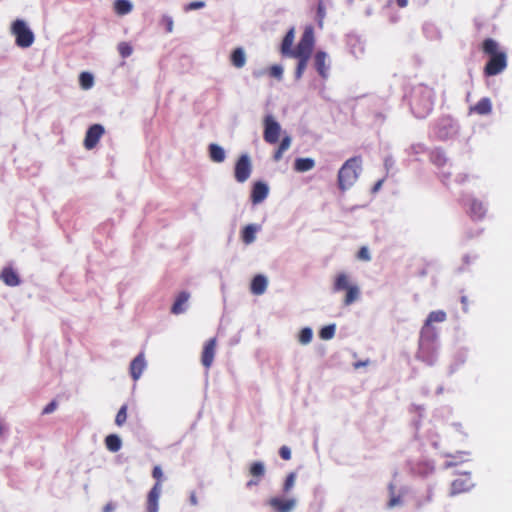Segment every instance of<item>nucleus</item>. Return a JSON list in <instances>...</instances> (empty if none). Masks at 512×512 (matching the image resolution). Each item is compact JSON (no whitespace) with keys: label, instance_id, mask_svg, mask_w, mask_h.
<instances>
[{"label":"nucleus","instance_id":"obj_36","mask_svg":"<svg viewBox=\"0 0 512 512\" xmlns=\"http://www.w3.org/2000/svg\"><path fill=\"white\" fill-rule=\"evenodd\" d=\"M118 52L123 58H127L132 54L133 48L127 42H120L118 44Z\"/></svg>","mask_w":512,"mask_h":512},{"label":"nucleus","instance_id":"obj_1","mask_svg":"<svg viewBox=\"0 0 512 512\" xmlns=\"http://www.w3.org/2000/svg\"><path fill=\"white\" fill-rule=\"evenodd\" d=\"M446 320V313L442 310L432 311L420 332L419 352L418 357L425 361L427 364L432 365L435 362V357L429 354L430 345L436 339V331L431 327L433 322H444Z\"/></svg>","mask_w":512,"mask_h":512},{"label":"nucleus","instance_id":"obj_34","mask_svg":"<svg viewBox=\"0 0 512 512\" xmlns=\"http://www.w3.org/2000/svg\"><path fill=\"white\" fill-rule=\"evenodd\" d=\"M389 491H390V500L388 502V506L390 508L401 506L403 504L402 495L395 494L394 486L392 484L389 486Z\"/></svg>","mask_w":512,"mask_h":512},{"label":"nucleus","instance_id":"obj_18","mask_svg":"<svg viewBox=\"0 0 512 512\" xmlns=\"http://www.w3.org/2000/svg\"><path fill=\"white\" fill-rule=\"evenodd\" d=\"M354 284L347 273L341 272L335 276L332 289L334 292L346 291Z\"/></svg>","mask_w":512,"mask_h":512},{"label":"nucleus","instance_id":"obj_13","mask_svg":"<svg viewBox=\"0 0 512 512\" xmlns=\"http://www.w3.org/2000/svg\"><path fill=\"white\" fill-rule=\"evenodd\" d=\"M473 483L468 474H463L451 484L450 495L454 496L470 490L473 487Z\"/></svg>","mask_w":512,"mask_h":512},{"label":"nucleus","instance_id":"obj_56","mask_svg":"<svg viewBox=\"0 0 512 512\" xmlns=\"http://www.w3.org/2000/svg\"><path fill=\"white\" fill-rule=\"evenodd\" d=\"M431 471H433V466H431L430 464H427V469L425 470V473H428Z\"/></svg>","mask_w":512,"mask_h":512},{"label":"nucleus","instance_id":"obj_54","mask_svg":"<svg viewBox=\"0 0 512 512\" xmlns=\"http://www.w3.org/2000/svg\"><path fill=\"white\" fill-rule=\"evenodd\" d=\"M383 180H379L373 187V191H378L382 186Z\"/></svg>","mask_w":512,"mask_h":512},{"label":"nucleus","instance_id":"obj_40","mask_svg":"<svg viewBox=\"0 0 512 512\" xmlns=\"http://www.w3.org/2000/svg\"><path fill=\"white\" fill-rule=\"evenodd\" d=\"M295 481H296V474L294 472H292L286 477V480L283 485V491L285 493H288L294 487Z\"/></svg>","mask_w":512,"mask_h":512},{"label":"nucleus","instance_id":"obj_11","mask_svg":"<svg viewBox=\"0 0 512 512\" xmlns=\"http://www.w3.org/2000/svg\"><path fill=\"white\" fill-rule=\"evenodd\" d=\"M314 66L324 80L329 77L331 62L329 55L324 51H317L314 55Z\"/></svg>","mask_w":512,"mask_h":512},{"label":"nucleus","instance_id":"obj_45","mask_svg":"<svg viewBox=\"0 0 512 512\" xmlns=\"http://www.w3.org/2000/svg\"><path fill=\"white\" fill-rule=\"evenodd\" d=\"M205 6V2L203 1H194V2H191L189 3L187 6H186V10H196V9H201Z\"/></svg>","mask_w":512,"mask_h":512},{"label":"nucleus","instance_id":"obj_16","mask_svg":"<svg viewBox=\"0 0 512 512\" xmlns=\"http://www.w3.org/2000/svg\"><path fill=\"white\" fill-rule=\"evenodd\" d=\"M215 350H216V339L212 338L210 339L204 346L203 352H202V364L208 369L211 367L214 356H215Z\"/></svg>","mask_w":512,"mask_h":512},{"label":"nucleus","instance_id":"obj_28","mask_svg":"<svg viewBox=\"0 0 512 512\" xmlns=\"http://www.w3.org/2000/svg\"><path fill=\"white\" fill-rule=\"evenodd\" d=\"M492 104L490 99L483 98L481 99L473 108L472 110L480 115H487L491 112Z\"/></svg>","mask_w":512,"mask_h":512},{"label":"nucleus","instance_id":"obj_31","mask_svg":"<svg viewBox=\"0 0 512 512\" xmlns=\"http://www.w3.org/2000/svg\"><path fill=\"white\" fill-rule=\"evenodd\" d=\"M297 339L301 345H308L313 340V330L310 327L302 328L298 333Z\"/></svg>","mask_w":512,"mask_h":512},{"label":"nucleus","instance_id":"obj_24","mask_svg":"<svg viewBox=\"0 0 512 512\" xmlns=\"http://www.w3.org/2000/svg\"><path fill=\"white\" fill-rule=\"evenodd\" d=\"M315 161L312 158H297L294 162V169L297 172H307L313 169Z\"/></svg>","mask_w":512,"mask_h":512},{"label":"nucleus","instance_id":"obj_52","mask_svg":"<svg viewBox=\"0 0 512 512\" xmlns=\"http://www.w3.org/2000/svg\"><path fill=\"white\" fill-rule=\"evenodd\" d=\"M392 165H393V160H392V158H390V157L386 158V159H385V167H386L387 169H389Z\"/></svg>","mask_w":512,"mask_h":512},{"label":"nucleus","instance_id":"obj_10","mask_svg":"<svg viewBox=\"0 0 512 512\" xmlns=\"http://www.w3.org/2000/svg\"><path fill=\"white\" fill-rule=\"evenodd\" d=\"M268 505L274 512H291L297 505V499L294 497L275 496L268 500Z\"/></svg>","mask_w":512,"mask_h":512},{"label":"nucleus","instance_id":"obj_4","mask_svg":"<svg viewBox=\"0 0 512 512\" xmlns=\"http://www.w3.org/2000/svg\"><path fill=\"white\" fill-rule=\"evenodd\" d=\"M315 44L314 29L311 25L305 27L297 46L290 52L289 57L310 59Z\"/></svg>","mask_w":512,"mask_h":512},{"label":"nucleus","instance_id":"obj_32","mask_svg":"<svg viewBox=\"0 0 512 512\" xmlns=\"http://www.w3.org/2000/svg\"><path fill=\"white\" fill-rule=\"evenodd\" d=\"M79 82L82 89L88 90L94 84V77L91 73L82 72L79 76Z\"/></svg>","mask_w":512,"mask_h":512},{"label":"nucleus","instance_id":"obj_49","mask_svg":"<svg viewBox=\"0 0 512 512\" xmlns=\"http://www.w3.org/2000/svg\"><path fill=\"white\" fill-rule=\"evenodd\" d=\"M283 153H284V151L280 150V148L278 147L277 151L274 154V160L279 161L282 158Z\"/></svg>","mask_w":512,"mask_h":512},{"label":"nucleus","instance_id":"obj_26","mask_svg":"<svg viewBox=\"0 0 512 512\" xmlns=\"http://www.w3.org/2000/svg\"><path fill=\"white\" fill-rule=\"evenodd\" d=\"M231 62L236 68H242L246 64V54L243 48L239 47L233 50Z\"/></svg>","mask_w":512,"mask_h":512},{"label":"nucleus","instance_id":"obj_44","mask_svg":"<svg viewBox=\"0 0 512 512\" xmlns=\"http://www.w3.org/2000/svg\"><path fill=\"white\" fill-rule=\"evenodd\" d=\"M279 454L282 459L290 460L291 459V450L287 446H282L279 450Z\"/></svg>","mask_w":512,"mask_h":512},{"label":"nucleus","instance_id":"obj_43","mask_svg":"<svg viewBox=\"0 0 512 512\" xmlns=\"http://www.w3.org/2000/svg\"><path fill=\"white\" fill-rule=\"evenodd\" d=\"M360 260L369 261L371 259L370 252L367 247H362L358 252Z\"/></svg>","mask_w":512,"mask_h":512},{"label":"nucleus","instance_id":"obj_57","mask_svg":"<svg viewBox=\"0 0 512 512\" xmlns=\"http://www.w3.org/2000/svg\"><path fill=\"white\" fill-rule=\"evenodd\" d=\"M257 483H258L257 481H253V480H251V481H249V482L247 483V485H248V486H251V485H255V484H257Z\"/></svg>","mask_w":512,"mask_h":512},{"label":"nucleus","instance_id":"obj_20","mask_svg":"<svg viewBox=\"0 0 512 512\" xmlns=\"http://www.w3.org/2000/svg\"><path fill=\"white\" fill-rule=\"evenodd\" d=\"M268 286V279L266 276L259 274L256 275L252 281L250 290L254 295H262L265 293Z\"/></svg>","mask_w":512,"mask_h":512},{"label":"nucleus","instance_id":"obj_7","mask_svg":"<svg viewBox=\"0 0 512 512\" xmlns=\"http://www.w3.org/2000/svg\"><path fill=\"white\" fill-rule=\"evenodd\" d=\"M152 476L157 480L147 496V512H158L159 498L162 492L163 471L160 466H155Z\"/></svg>","mask_w":512,"mask_h":512},{"label":"nucleus","instance_id":"obj_55","mask_svg":"<svg viewBox=\"0 0 512 512\" xmlns=\"http://www.w3.org/2000/svg\"><path fill=\"white\" fill-rule=\"evenodd\" d=\"M407 3H408V0H397V4L400 6V7H406L407 6Z\"/></svg>","mask_w":512,"mask_h":512},{"label":"nucleus","instance_id":"obj_41","mask_svg":"<svg viewBox=\"0 0 512 512\" xmlns=\"http://www.w3.org/2000/svg\"><path fill=\"white\" fill-rule=\"evenodd\" d=\"M161 24L165 26V29L168 33H171L174 28L173 18L169 15H163L161 18Z\"/></svg>","mask_w":512,"mask_h":512},{"label":"nucleus","instance_id":"obj_22","mask_svg":"<svg viewBox=\"0 0 512 512\" xmlns=\"http://www.w3.org/2000/svg\"><path fill=\"white\" fill-rule=\"evenodd\" d=\"M209 157L215 163H222L226 159V152L223 147L218 144L212 143L209 145Z\"/></svg>","mask_w":512,"mask_h":512},{"label":"nucleus","instance_id":"obj_53","mask_svg":"<svg viewBox=\"0 0 512 512\" xmlns=\"http://www.w3.org/2000/svg\"><path fill=\"white\" fill-rule=\"evenodd\" d=\"M5 432H6V426L2 421H0V437L3 436Z\"/></svg>","mask_w":512,"mask_h":512},{"label":"nucleus","instance_id":"obj_47","mask_svg":"<svg viewBox=\"0 0 512 512\" xmlns=\"http://www.w3.org/2000/svg\"><path fill=\"white\" fill-rule=\"evenodd\" d=\"M56 409V403L55 402H51L49 403L44 409H43V413L44 414H49V413H52L54 410Z\"/></svg>","mask_w":512,"mask_h":512},{"label":"nucleus","instance_id":"obj_60","mask_svg":"<svg viewBox=\"0 0 512 512\" xmlns=\"http://www.w3.org/2000/svg\"><path fill=\"white\" fill-rule=\"evenodd\" d=\"M430 500H431V493H429L428 498H427V501H430Z\"/></svg>","mask_w":512,"mask_h":512},{"label":"nucleus","instance_id":"obj_23","mask_svg":"<svg viewBox=\"0 0 512 512\" xmlns=\"http://www.w3.org/2000/svg\"><path fill=\"white\" fill-rule=\"evenodd\" d=\"M294 39H295V29L291 28L286 33V35H285V37H284V39L282 41L281 52H282L283 55L289 57L290 52L294 49V48H292L293 43H294Z\"/></svg>","mask_w":512,"mask_h":512},{"label":"nucleus","instance_id":"obj_21","mask_svg":"<svg viewBox=\"0 0 512 512\" xmlns=\"http://www.w3.org/2000/svg\"><path fill=\"white\" fill-rule=\"evenodd\" d=\"M260 229L261 226L257 224H249L245 226L241 232L242 241L247 245L253 243L256 239V234Z\"/></svg>","mask_w":512,"mask_h":512},{"label":"nucleus","instance_id":"obj_14","mask_svg":"<svg viewBox=\"0 0 512 512\" xmlns=\"http://www.w3.org/2000/svg\"><path fill=\"white\" fill-rule=\"evenodd\" d=\"M269 193V187L265 182L258 181L254 183L251 192V201L253 204H259L263 202Z\"/></svg>","mask_w":512,"mask_h":512},{"label":"nucleus","instance_id":"obj_59","mask_svg":"<svg viewBox=\"0 0 512 512\" xmlns=\"http://www.w3.org/2000/svg\"><path fill=\"white\" fill-rule=\"evenodd\" d=\"M461 301L464 305H466V297H462Z\"/></svg>","mask_w":512,"mask_h":512},{"label":"nucleus","instance_id":"obj_19","mask_svg":"<svg viewBox=\"0 0 512 512\" xmlns=\"http://www.w3.org/2000/svg\"><path fill=\"white\" fill-rule=\"evenodd\" d=\"M189 298L190 294L188 292L179 293L172 305L171 312L176 315L184 313L187 310Z\"/></svg>","mask_w":512,"mask_h":512},{"label":"nucleus","instance_id":"obj_42","mask_svg":"<svg viewBox=\"0 0 512 512\" xmlns=\"http://www.w3.org/2000/svg\"><path fill=\"white\" fill-rule=\"evenodd\" d=\"M283 67L281 65H273L271 66L269 73L272 77H275L278 80H281L283 77Z\"/></svg>","mask_w":512,"mask_h":512},{"label":"nucleus","instance_id":"obj_3","mask_svg":"<svg viewBox=\"0 0 512 512\" xmlns=\"http://www.w3.org/2000/svg\"><path fill=\"white\" fill-rule=\"evenodd\" d=\"M483 50L485 53L491 56L485 67V72L487 75H497L506 68V53L498 51V43L495 40H485L483 44Z\"/></svg>","mask_w":512,"mask_h":512},{"label":"nucleus","instance_id":"obj_39","mask_svg":"<svg viewBox=\"0 0 512 512\" xmlns=\"http://www.w3.org/2000/svg\"><path fill=\"white\" fill-rule=\"evenodd\" d=\"M126 419H127V406L123 405L119 409V411H118V413L116 415L115 423L118 426H122L126 422Z\"/></svg>","mask_w":512,"mask_h":512},{"label":"nucleus","instance_id":"obj_5","mask_svg":"<svg viewBox=\"0 0 512 512\" xmlns=\"http://www.w3.org/2000/svg\"><path fill=\"white\" fill-rule=\"evenodd\" d=\"M11 33L15 37L16 45L20 48H29L34 43V33L22 19H17L12 23Z\"/></svg>","mask_w":512,"mask_h":512},{"label":"nucleus","instance_id":"obj_25","mask_svg":"<svg viewBox=\"0 0 512 512\" xmlns=\"http://www.w3.org/2000/svg\"><path fill=\"white\" fill-rule=\"evenodd\" d=\"M360 288L355 283L349 289L346 290V294L343 300L344 305L349 306L357 301L360 297Z\"/></svg>","mask_w":512,"mask_h":512},{"label":"nucleus","instance_id":"obj_6","mask_svg":"<svg viewBox=\"0 0 512 512\" xmlns=\"http://www.w3.org/2000/svg\"><path fill=\"white\" fill-rule=\"evenodd\" d=\"M419 94L421 98H415L411 108L416 117L424 118L433 108V93L430 89L421 88Z\"/></svg>","mask_w":512,"mask_h":512},{"label":"nucleus","instance_id":"obj_15","mask_svg":"<svg viewBox=\"0 0 512 512\" xmlns=\"http://www.w3.org/2000/svg\"><path fill=\"white\" fill-rule=\"evenodd\" d=\"M146 366L147 362L145 360L144 353L138 354L130 364V374L133 380L137 381L141 377Z\"/></svg>","mask_w":512,"mask_h":512},{"label":"nucleus","instance_id":"obj_2","mask_svg":"<svg viewBox=\"0 0 512 512\" xmlns=\"http://www.w3.org/2000/svg\"><path fill=\"white\" fill-rule=\"evenodd\" d=\"M362 171L361 157H352L344 162L338 171V187L341 191L351 188L358 180Z\"/></svg>","mask_w":512,"mask_h":512},{"label":"nucleus","instance_id":"obj_27","mask_svg":"<svg viewBox=\"0 0 512 512\" xmlns=\"http://www.w3.org/2000/svg\"><path fill=\"white\" fill-rule=\"evenodd\" d=\"M132 9L133 4L129 0H116L114 3V10L120 16L129 14Z\"/></svg>","mask_w":512,"mask_h":512},{"label":"nucleus","instance_id":"obj_46","mask_svg":"<svg viewBox=\"0 0 512 512\" xmlns=\"http://www.w3.org/2000/svg\"><path fill=\"white\" fill-rule=\"evenodd\" d=\"M291 145V138L289 136H286L282 139L279 148L280 150H283L284 152L289 149Z\"/></svg>","mask_w":512,"mask_h":512},{"label":"nucleus","instance_id":"obj_9","mask_svg":"<svg viewBox=\"0 0 512 512\" xmlns=\"http://www.w3.org/2000/svg\"><path fill=\"white\" fill-rule=\"evenodd\" d=\"M281 126L272 115L264 118V140L269 144H275L280 136Z\"/></svg>","mask_w":512,"mask_h":512},{"label":"nucleus","instance_id":"obj_51","mask_svg":"<svg viewBox=\"0 0 512 512\" xmlns=\"http://www.w3.org/2000/svg\"><path fill=\"white\" fill-rule=\"evenodd\" d=\"M368 364V361H359L354 363V368L358 369L360 367L366 366Z\"/></svg>","mask_w":512,"mask_h":512},{"label":"nucleus","instance_id":"obj_29","mask_svg":"<svg viewBox=\"0 0 512 512\" xmlns=\"http://www.w3.org/2000/svg\"><path fill=\"white\" fill-rule=\"evenodd\" d=\"M106 447L111 452H117L121 449L122 441L117 435H108L105 439Z\"/></svg>","mask_w":512,"mask_h":512},{"label":"nucleus","instance_id":"obj_50","mask_svg":"<svg viewBox=\"0 0 512 512\" xmlns=\"http://www.w3.org/2000/svg\"><path fill=\"white\" fill-rule=\"evenodd\" d=\"M114 510V505L112 503H108L104 506L103 512H112Z\"/></svg>","mask_w":512,"mask_h":512},{"label":"nucleus","instance_id":"obj_17","mask_svg":"<svg viewBox=\"0 0 512 512\" xmlns=\"http://www.w3.org/2000/svg\"><path fill=\"white\" fill-rule=\"evenodd\" d=\"M0 279L10 287L18 286L21 282L18 273L10 266L2 269Z\"/></svg>","mask_w":512,"mask_h":512},{"label":"nucleus","instance_id":"obj_8","mask_svg":"<svg viewBox=\"0 0 512 512\" xmlns=\"http://www.w3.org/2000/svg\"><path fill=\"white\" fill-rule=\"evenodd\" d=\"M252 172V163L249 155L243 154L239 157L235 164L234 176L237 182H246Z\"/></svg>","mask_w":512,"mask_h":512},{"label":"nucleus","instance_id":"obj_33","mask_svg":"<svg viewBox=\"0 0 512 512\" xmlns=\"http://www.w3.org/2000/svg\"><path fill=\"white\" fill-rule=\"evenodd\" d=\"M431 161L438 167L444 166L447 158L443 151L436 149L431 153Z\"/></svg>","mask_w":512,"mask_h":512},{"label":"nucleus","instance_id":"obj_58","mask_svg":"<svg viewBox=\"0 0 512 512\" xmlns=\"http://www.w3.org/2000/svg\"><path fill=\"white\" fill-rule=\"evenodd\" d=\"M453 465H454V463H452V462H447V463L445 464V467H446V468H449V467H451V466H453Z\"/></svg>","mask_w":512,"mask_h":512},{"label":"nucleus","instance_id":"obj_48","mask_svg":"<svg viewBox=\"0 0 512 512\" xmlns=\"http://www.w3.org/2000/svg\"><path fill=\"white\" fill-rule=\"evenodd\" d=\"M190 504L193 506L198 505V499L195 492H191L189 496Z\"/></svg>","mask_w":512,"mask_h":512},{"label":"nucleus","instance_id":"obj_37","mask_svg":"<svg viewBox=\"0 0 512 512\" xmlns=\"http://www.w3.org/2000/svg\"><path fill=\"white\" fill-rule=\"evenodd\" d=\"M297 59H298V64H297L296 71H295V77H296V79H300L307 67L309 59H306V58H297Z\"/></svg>","mask_w":512,"mask_h":512},{"label":"nucleus","instance_id":"obj_35","mask_svg":"<svg viewBox=\"0 0 512 512\" xmlns=\"http://www.w3.org/2000/svg\"><path fill=\"white\" fill-rule=\"evenodd\" d=\"M335 330H336V325L335 324H330V325L324 326L320 330L319 336L323 340H330V339H332L334 337Z\"/></svg>","mask_w":512,"mask_h":512},{"label":"nucleus","instance_id":"obj_38","mask_svg":"<svg viewBox=\"0 0 512 512\" xmlns=\"http://www.w3.org/2000/svg\"><path fill=\"white\" fill-rule=\"evenodd\" d=\"M265 467L262 462H255L250 467V473L253 476L261 477L264 475Z\"/></svg>","mask_w":512,"mask_h":512},{"label":"nucleus","instance_id":"obj_30","mask_svg":"<svg viewBox=\"0 0 512 512\" xmlns=\"http://www.w3.org/2000/svg\"><path fill=\"white\" fill-rule=\"evenodd\" d=\"M470 213L473 217L480 219L485 215L486 208L482 202L472 200L470 204Z\"/></svg>","mask_w":512,"mask_h":512},{"label":"nucleus","instance_id":"obj_12","mask_svg":"<svg viewBox=\"0 0 512 512\" xmlns=\"http://www.w3.org/2000/svg\"><path fill=\"white\" fill-rule=\"evenodd\" d=\"M104 134V127L100 124L92 125L86 132L84 146L86 149H93Z\"/></svg>","mask_w":512,"mask_h":512}]
</instances>
